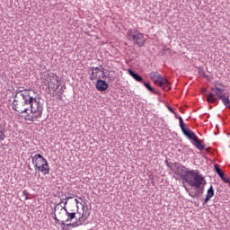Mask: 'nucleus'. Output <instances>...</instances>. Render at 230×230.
<instances>
[{
    "label": "nucleus",
    "mask_w": 230,
    "mask_h": 230,
    "mask_svg": "<svg viewBox=\"0 0 230 230\" xmlns=\"http://www.w3.org/2000/svg\"><path fill=\"white\" fill-rule=\"evenodd\" d=\"M60 226H61L62 230H71V228L69 226H67L66 224V221H61Z\"/></svg>",
    "instance_id": "bb28decb"
},
{
    "label": "nucleus",
    "mask_w": 230,
    "mask_h": 230,
    "mask_svg": "<svg viewBox=\"0 0 230 230\" xmlns=\"http://www.w3.org/2000/svg\"><path fill=\"white\" fill-rule=\"evenodd\" d=\"M178 119L180 121V128H181V132L188 137V139H190V141H194L197 139V135L191 131V129L186 128V124H184V120L182 119V117L179 116Z\"/></svg>",
    "instance_id": "6e6552de"
},
{
    "label": "nucleus",
    "mask_w": 230,
    "mask_h": 230,
    "mask_svg": "<svg viewBox=\"0 0 230 230\" xmlns=\"http://www.w3.org/2000/svg\"><path fill=\"white\" fill-rule=\"evenodd\" d=\"M184 189H185V190L187 191V193H191L190 191V188H188V187H186V185H184Z\"/></svg>",
    "instance_id": "58836bf2"
},
{
    "label": "nucleus",
    "mask_w": 230,
    "mask_h": 230,
    "mask_svg": "<svg viewBox=\"0 0 230 230\" xmlns=\"http://www.w3.org/2000/svg\"><path fill=\"white\" fill-rule=\"evenodd\" d=\"M95 88L97 91L103 93V91H107V89H109V84H107L105 80L99 78L95 83Z\"/></svg>",
    "instance_id": "1a4fd4ad"
},
{
    "label": "nucleus",
    "mask_w": 230,
    "mask_h": 230,
    "mask_svg": "<svg viewBox=\"0 0 230 230\" xmlns=\"http://www.w3.org/2000/svg\"><path fill=\"white\" fill-rule=\"evenodd\" d=\"M64 91H66V86H61L58 91V94H64Z\"/></svg>",
    "instance_id": "c85d7f7f"
},
{
    "label": "nucleus",
    "mask_w": 230,
    "mask_h": 230,
    "mask_svg": "<svg viewBox=\"0 0 230 230\" xmlns=\"http://www.w3.org/2000/svg\"><path fill=\"white\" fill-rule=\"evenodd\" d=\"M78 226H80L78 221H75V222L72 223V227H78Z\"/></svg>",
    "instance_id": "f704fd0d"
},
{
    "label": "nucleus",
    "mask_w": 230,
    "mask_h": 230,
    "mask_svg": "<svg viewBox=\"0 0 230 230\" xmlns=\"http://www.w3.org/2000/svg\"><path fill=\"white\" fill-rule=\"evenodd\" d=\"M29 109H31V114H36L35 118H41L43 107L40 105V102L37 101V97H35V92L29 95Z\"/></svg>",
    "instance_id": "39448f33"
},
{
    "label": "nucleus",
    "mask_w": 230,
    "mask_h": 230,
    "mask_svg": "<svg viewBox=\"0 0 230 230\" xmlns=\"http://www.w3.org/2000/svg\"><path fill=\"white\" fill-rule=\"evenodd\" d=\"M23 197H25V200H28V192L26 190L22 191Z\"/></svg>",
    "instance_id": "72a5a7b5"
},
{
    "label": "nucleus",
    "mask_w": 230,
    "mask_h": 230,
    "mask_svg": "<svg viewBox=\"0 0 230 230\" xmlns=\"http://www.w3.org/2000/svg\"><path fill=\"white\" fill-rule=\"evenodd\" d=\"M35 116H31L30 115H27V118H25V119H28L29 121H33V119H35Z\"/></svg>",
    "instance_id": "7c9ffc66"
},
{
    "label": "nucleus",
    "mask_w": 230,
    "mask_h": 230,
    "mask_svg": "<svg viewBox=\"0 0 230 230\" xmlns=\"http://www.w3.org/2000/svg\"><path fill=\"white\" fill-rule=\"evenodd\" d=\"M151 80L158 85V87L163 88L164 91H170L172 89V84L166 78L163 77L158 72L153 71L149 74Z\"/></svg>",
    "instance_id": "20e7f679"
},
{
    "label": "nucleus",
    "mask_w": 230,
    "mask_h": 230,
    "mask_svg": "<svg viewBox=\"0 0 230 230\" xmlns=\"http://www.w3.org/2000/svg\"><path fill=\"white\" fill-rule=\"evenodd\" d=\"M221 181H223V182H225L226 184H229V179L226 178V175H224L223 177H221Z\"/></svg>",
    "instance_id": "c756f323"
},
{
    "label": "nucleus",
    "mask_w": 230,
    "mask_h": 230,
    "mask_svg": "<svg viewBox=\"0 0 230 230\" xmlns=\"http://www.w3.org/2000/svg\"><path fill=\"white\" fill-rule=\"evenodd\" d=\"M23 95V101L22 102V104L17 103V100H13V110L16 112H19V114H28L29 111V95L28 93L22 94Z\"/></svg>",
    "instance_id": "423d86ee"
},
{
    "label": "nucleus",
    "mask_w": 230,
    "mask_h": 230,
    "mask_svg": "<svg viewBox=\"0 0 230 230\" xmlns=\"http://www.w3.org/2000/svg\"><path fill=\"white\" fill-rule=\"evenodd\" d=\"M144 85L147 88V91L154 93V88L150 85V83L144 82Z\"/></svg>",
    "instance_id": "cd10ccee"
},
{
    "label": "nucleus",
    "mask_w": 230,
    "mask_h": 230,
    "mask_svg": "<svg viewBox=\"0 0 230 230\" xmlns=\"http://www.w3.org/2000/svg\"><path fill=\"white\" fill-rule=\"evenodd\" d=\"M29 170H31V167H30V165H29Z\"/></svg>",
    "instance_id": "37998d69"
},
{
    "label": "nucleus",
    "mask_w": 230,
    "mask_h": 230,
    "mask_svg": "<svg viewBox=\"0 0 230 230\" xmlns=\"http://www.w3.org/2000/svg\"><path fill=\"white\" fill-rule=\"evenodd\" d=\"M71 199H73V197H71V196H69V197H66V199H61V201L55 207V211H57V208H58V206L60 205V204H64L65 206H67V202L69 201V200H71Z\"/></svg>",
    "instance_id": "412c9836"
},
{
    "label": "nucleus",
    "mask_w": 230,
    "mask_h": 230,
    "mask_svg": "<svg viewBox=\"0 0 230 230\" xmlns=\"http://www.w3.org/2000/svg\"><path fill=\"white\" fill-rule=\"evenodd\" d=\"M66 220L65 222H73L76 218V212L66 211Z\"/></svg>",
    "instance_id": "a211bd4d"
},
{
    "label": "nucleus",
    "mask_w": 230,
    "mask_h": 230,
    "mask_svg": "<svg viewBox=\"0 0 230 230\" xmlns=\"http://www.w3.org/2000/svg\"><path fill=\"white\" fill-rule=\"evenodd\" d=\"M89 217H91V212L85 211L82 214V216L78 219H76V221L78 222L79 226H82L84 225V222H85V220L89 218Z\"/></svg>",
    "instance_id": "ddd939ff"
},
{
    "label": "nucleus",
    "mask_w": 230,
    "mask_h": 230,
    "mask_svg": "<svg viewBox=\"0 0 230 230\" xmlns=\"http://www.w3.org/2000/svg\"><path fill=\"white\" fill-rule=\"evenodd\" d=\"M66 227H73V223H68L66 225Z\"/></svg>",
    "instance_id": "ea45409f"
},
{
    "label": "nucleus",
    "mask_w": 230,
    "mask_h": 230,
    "mask_svg": "<svg viewBox=\"0 0 230 230\" xmlns=\"http://www.w3.org/2000/svg\"><path fill=\"white\" fill-rule=\"evenodd\" d=\"M215 170H216L217 175L220 177V179H221V177H223L224 175H226V174L224 173V172H222V169H220V167H218V165H217V164L215 165Z\"/></svg>",
    "instance_id": "4be33fe9"
},
{
    "label": "nucleus",
    "mask_w": 230,
    "mask_h": 230,
    "mask_svg": "<svg viewBox=\"0 0 230 230\" xmlns=\"http://www.w3.org/2000/svg\"><path fill=\"white\" fill-rule=\"evenodd\" d=\"M98 78L100 79V78H102V76H100L99 75H94V72L92 71V73L90 75V80L93 81Z\"/></svg>",
    "instance_id": "a878e982"
},
{
    "label": "nucleus",
    "mask_w": 230,
    "mask_h": 230,
    "mask_svg": "<svg viewBox=\"0 0 230 230\" xmlns=\"http://www.w3.org/2000/svg\"><path fill=\"white\" fill-rule=\"evenodd\" d=\"M128 39L133 44H137L138 48H143L145 46V42H146V39H145V34L141 33L137 29H130L127 31Z\"/></svg>",
    "instance_id": "7ed1b4c3"
},
{
    "label": "nucleus",
    "mask_w": 230,
    "mask_h": 230,
    "mask_svg": "<svg viewBox=\"0 0 230 230\" xmlns=\"http://www.w3.org/2000/svg\"><path fill=\"white\" fill-rule=\"evenodd\" d=\"M31 161L35 170L42 172L43 175H48L49 173V164H48V160H46L42 155L38 154L31 156Z\"/></svg>",
    "instance_id": "f03ea898"
},
{
    "label": "nucleus",
    "mask_w": 230,
    "mask_h": 230,
    "mask_svg": "<svg viewBox=\"0 0 230 230\" xmlns=\"http://www.w3.org/2000/svg\"><path fill=\"white\" fill-rule=\"evenodd\" d=\"M58 98L59 100H62V93H58Z\"/></svg>",
    "instance_id": "a19ab883"
},
{
    "label": "nucleus",
    "mask_w": 230,
    "mask_h": 230,
    "mask_svg": "<svg viewBox=\"0 0 230 230\" xmlns=\"http://www.w3.org/2000/svg\"><path fill=\"white\" fill-rule=\"evenodd\" d=\"M91 71L93 72V74L96 75H99L100 74V71H102V68L96 66H92L91 67Z\"/></svg>",
    "instance_id": "393cba45"
},
{
    "label": "nucleus",
    "mask_w": 230,
    "mask_h": 230,
    "mask_svg": "<svg viewBox=\"0 0 230 230\" xmlns=\"http://www.w3.org/2000/svg\"><path fill=\"white\" fill-rule=\"evenodd\" d=\"M75 204H76V211H78V204H80V201H78V199H75Z\"/></svg>",
    "instance_id": "e433bc0d"
},
{
    "label": "nucleus",
    "mask_w": 230,
    "mask_h": 230,
    "mask_svg": "<svg viewBox=\"0 0 230 230\" xmlns=\"http://www.w3.org/2000/svg\"><path fill=\"white\" fill-rule=\"evenodd\" d=\"M225 107H227V109H230V100L229 96H226L224 101H222Z\"/></svg>",
    "instance_id": "b1692460"
},
{
    "label": "nucleus",
    "mask_w": 230,
    "mask_h": 230,
    "mask_svg": "<svg viewBox=\"0 0 230 230\" xmlns=\"http://www.w3.org/2000/svg\"><path fill=\"white\" fill-rule=\"evenodd\" d=\"M212 93H215L216 96H217L218 100H221V102L227 98V96H226V88H217L212 91Z\"/></svg>",
    "instance_id": "9b49d317"
},
{
    "label": "nucleus",
    "mask_w": 230,
    "mask_h": 230,
    "mask_svg": "<svg viewBox=\"0 0 230 230\" xmlns=\"http://www.w3.org/2000/svg\"><path fill=\"white\" fill-rule=\"evenodd\" d=\"M168 111H170V112H172L173 114H175V111H173V108L168 107Z\"/></svg>",
    "instance_id": "4c0bfd02"
},
{
    "label": "nucleus",
    "mask_w": 230,
    "mask_h": 230,
    "mask_svg": "<svg viewBox=\"0 0 230 230\" xmlns=\"http://www.w3.org/2000/svg\"><path fill=\"white\" fill-rule=\"evenodd\" d=\"M50 80H55L56 84V88H54V91H57V89H58V87H60V79H58V75H57V74H53L50 73L49 75Z\"/></svg>",
    "instance_id": "dca6fc26"
},
{
    "label": "nucleus",
    "mask_w": 230,
    "mask_h": 230,
    "mask_svg": "<svg viewBox=\"0 0 230 230\" xmlns=\"http://www.w3.org/2000/svg\"><path fill=\"white\" fill-rule=\"evenodd\" d=\"M6 133V129L4 128L3 125L0 124V141H4V139L6 138V135H4Z\"/></svg>",
    "instance_id": "aec40b11"
},
{
    "label": "nucleus",
    "mask_w": 230,
    "mask_h": 230,
    "mask_svg": "<svg viewBox=\"0 0 230 230\" xmlns=\"http://www.w3.org/2000/svg\"><path fill=\"white\" fill-rule=\"evenodd\" d=\"M60 211H65L66 212V215H67V208H66V205H64V207L60 209Z\"/></svg>",
    "instance_id": "c9c22d12"
},
{
    "label": "nucleus",
    "mask_w": 230,
    "mask_h": 230,
    "mask_svg": "<svg viewBox=\"0 0 230 230\" xmlns=\"http://www.w3.org/2000/svg\"><path fill=\"white\" fill-rule=\"evenodd\" d=\"M53 219L55 220V222H58V224H60V219L57 217V214H54Z\"/></svg>",
    "instance_id": "473e14b6"
},
{
    "label": "nucleus",
    "mask_w": 230,
    "mask_h": 230,
    "mask_svg": "<svg viewBox=\"0 0 230 230\" xmlns=\"http://www.w3.org/2000/svg\"><path fill=\"white\" fill-rule=\"evenodd\" d=\"M100 73H102V79L105 78V76H107L105 75V68L102 67Z\"/></svg>",
    "instance_id": "2f4dec72"
},
{
    "label": "nucleus",
    "mask_w": 230,
    "mask_h": 230,
    "mask_svg": "<svg viewBox=\"0 0 230 230\" xmlns=\"http://www.w3.org/2000/svg\"><path fill=\"white\" fill-rule=\"evenodd\" d=\"M128 73L136 80V82H143V77L139 75V74L136 73L134 70L128 69Z\"/></svg>",
    "instance_id": "2eb2a0df"
},
{
    "label": "nucleus",
    "mask_w": 230,
    "mask_h": 230,
    "mask_svg": "<svg viewBox=\"0 0 230 230\" xmlns=\"http://www.w3.org/2000/svg\"><path fill=\"white\" fill-rule=\"evenodd\" d=\"M217 89H226V85H224L222 83L218 81H215L214 87H211L210 91H215Z\"/></svg>",
    "instance_id": "6ab92c4d"
},
{
    "label": "nucleus",
    "mask_w": 230,
    "mask_h": 230,
    "mask_svg": "<svg viewBox=\"0 0 230 230\" xmlns=\"http://www.w3.org/2000/svg\"><path fill=\"white\" fill-rule=\"evenodd\" d=\"M199 75H202V76H203L204 78H206L207 80H209V75H208L206 74V71H204V68H203V67H199Z\"/></svg>",
    "instance_id": "5701e85b"
},
{
    "label": "nucleus",
    "mask_w": 230,
    "mask_h": 230,
    "mask_svg": "<svg viewBox=\"0 0 230 230\" xmlns=\"http://www.w3.org/2000/svg\"><path fill=\"white\" fill-rule=\"evenodd\" d=\"M195 143V146L198 150H200V152H202V150H206V147H204V145H202V142L204 140H199V137H197L195 140H193Z\"/></svg>",
    "instance_id": "f3484780"
},
{
    "label": "nucleus",
    "mask_w": 230,
    "mask_h": 230,
    "mask_svg": "<svg viewBox=\"0 0 230 230\" xmlns=\"http://www.w3.org/2000/svg\"><path fill=\"white\" fill-rule=\"evenodd\" d=\"M206 152H211V147L205 148Z\"/></svg>",
    "instance_id": "79ce46f5"
},
{
    "label": "nucleus",
    "mask_w": 230,
    "mask_h": 230,
    "mask_svg": "<svg viewBox=\"0 0 230 230\" xmlns=\"http://www.w3.org/2000/svg\"><path fill=\"white\" fill-rule=\"evenodd\" d=\"M203 94L204 96H206L208 103H217V102L218 101V99L217 98V95L208 91L207 89H203Z\"/></svg>",
    "instance_id": "9d476101"
},
{
    "label": "nucleus",
    "mask_w": 230,
    "mask_h": 230,
    "mask_svg": "<svg viewBox=\"0 0 230 230\" xmlns=\"http://www.w3.org/2000/svg\"><path fill=\"white\" fill-rule=\"evenodd\" d=\"M199 177L201 178L199 184L196 186H190V188H195L197 190V191H195L194 193L189 192L190 197H191L192 199H197V197H200L204 195V187L206 186V179H204V176H202V174H199Z\"/></svg>",
    "instance_id": "0eeeda50"
},
{
    "label": "nucleus",
    "mask_w": 230,
    "mask_h": 230,
    "mask_svg": "<svg viewBox=\"0 0 230 230\" xmlns=\"http://www.w3.org/2000/svg\"><path fill=\"white\" fill-rule=\"evenodd\" d=\"M33 93L34 92H31V90H28V89L21 90V89L18 88L16 90V94H15L14 98H17L18 94H20V96H22V98H23L22 94H28L29 96H31Z\"/></svg>",
    "instance_id": "4468645a"
},
{
    "label": "nucleus",
    "mask_w": 230,
    "mask_h": 230,
    "mask_svg": "<svg viewBox=\"0 0 230 230\" xmlns=\"http://www.w3.org/2000/svg\"><path fill=\"white\" fill-rule=\"evenodd\" d=\"M178 172L182 181H184L189 186H199L200 184V172L199 170H188L186 166L181 165L178 167Z\"/></svg>",
    "instance_id": "f257e3e1"
},
{
    "label": "nucleus",
    "mask_w": 230,
    "mask_h": 230,
    "mask_svg": "<svg viewBox=\"0 0 230 230\" xmlns=\"http://www.w3.org/2000/svg\"><path fill=\"white\" fill-rule=\"evenodd\" d=\"M213 197H215V189H213V185H210L209 189L207 190V195L203 205L208 204V202L210 201Z\"/></svg>",
    "instance_id": "f8f14e48"
}]
</instances>
